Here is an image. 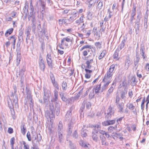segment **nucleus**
Here are the masks:
<instances>
[{
    "label": "nucleus",
    "mask_w": 149,
    "mask_h": 149,
    "mask_svg": "<svg viewBox=\"0 0 149 149\" xmlns=\"http://www.w3.org/2000/svg\"><path fill=\"white\" fill-rule=\"evenodd\" d=\"M130 63V56L129 55L125 60V66L127 65V66H129Z\"/></svg>",
    "instance_id": "obj_31"
},
{
    "label": "nucleus",
    "mask_w": 149,
    "mask_h": 149,
    "mask_svg": "<svg viewBox=\"0 0 149 149\" xmlns=\"http://www.w3.org/2000/svg\"><path fill=\"white\" fill-rule=\"evenodd\" d=\"M57 51L58 54H59L60 55H62L64 53V51L63 50H61L59 49H58Z\"/></svg>",
    "instance_id": "obj_47"
},
{
    "label": "nucleus",
    "mask_w": 149,
    "mask_h": 149,
    "mask_svg": "<svg viewBox=\"0 0 149 149\" xmlns=\"http://www.w3.org/2000/svg\"><path fill=\"white\" fill-rule=\"evenodd\" d=\"M91 30H89L86 34V35L88 37L91 33Z\"/></svg>",
    "instance_id": "obj_49"
},
{
    "label": "nucleus",
    "mask_w": 149,
    "mask_h": 149,
    "mask_svg": "<svg viewBox=\"0 0 149 149\" xmlns=\"http://www.w3.org/2000/svg\"><path fill=\"white\" fill-rule=\"evenodd\" d=\"M39 59L40 61L39 62V63H44V61L43 60L42 57L41 55L40 56H39Z\"/></svg>",
    "instance_id": "obj_45"
},
{
    "label": "nucleus",
    "mask_w": 149,
    "mask_h": 149,
    "mask_svg": "<svg viewBox=\"0 0 149 149\" xmlns=\"http://www.w3.org/2000/svg\"><path fill=\"white\" fill-rule=\"evenodd\" d=\"M46 60L49 67L52 69L53 67V64L51 54H48L47 55Z\"/></svg>",
    "instance_id": "obj_4"
},
{
    "label": "nucleus",
    "mask_w": 149,
    "mask_h": 149,
    "mask_svg": "<svg viewBox=\"0 0 149 149\" xmlns=\"http://www.w3.org/2000/svg\"><path fill=\"white\" fill-rule=\"evenodd\" d=\"M70 10L65 9L62 12V14L63 15H65L67 14L70 11Z\"/></svg>",
    "instance_id": "obj_40"
},
{
    "label": "nucleus",
    "mask_w": 149,
    "mask_h": 149,
    "mask_svg": "<svg viewBox=\"0 0 149 149\" xmlns=\"http://www.w3.org/2000/svg\"><path fill=\"white\" fill-rule=\"evenodd\" d=\"M31 30V27L30 26H28L26 29V34L27 36L30 35V32Z\"/></svg>",
    "instance_id": "obj_36"
},
{
    "label": "nucleus",
    "mask_w": 149,
    "mask_h": 149,
    "mask_svg": "<svg viewBox=\"0 0 149 149\" xmlns=\"http://www.w3.org/2000/svg\"><path fill=\"white\" fill-rule=\"evenodd\" d=\"M86 127L85 125H84L83 126V128H82V132L81 133V136L82 137H86L87 135V133H86L85 132V131H86V129H85L84 128V127Z\"/></svg>",
    "instance_id": "obj_21"
},
{
    "label": "nucleus",
    "mask_w": 149,
    "mask_h": 149,
    "mask_svg": "<svg viewBox=\"0 0 149 149\" xmlns=\"http://www.w3.org/2000/svg\"><path fill=\"white\" fill-rule=\"evenodd\" d=\"M93 127L95 128H101V126L100 125L97 124Z\"/></svg>",
    "instance_id": "obj_57"
},
{
    "label": "nucleus",
    "mask_w": 149,
    "mask_h": 149,
    "mask_svg": "<svg viewBox=\"0 0 149 149\" xmlns=\"http://www.w3.org/2000/svg\"><path fill=\"white\" fill-rule=\"evenodd\" d=\"M60 96H61V98L62 100L64 101H67V99L65 98V97L63 95H62L61 96V95H60Z\"/></svg>",
    "instance_id": "obj_50"
},
{
    "label": "nucleus",
    "mask_w": 149,
    "mask_h": 149,
    "mask_svg": "<svg viewBox=\"0 0 149 149\" xmlns=\"http://www.w3.org/2000/svg\"><path fill=\"white\" fill-rule=\"evenodd\" d=\"M12 13L13 14V15L12 16V17L13 18H14L15 16L16 13L15 12H13Z\"/></svg>",
    "instance_id": "obj_64"
},
{
    "label": "nucleus",
    "mask_w": 149,
    "mask_h": 149,
    "mask_svg": "<svg viewBox=\"0 0 149 149\" xmlns=\"http://www.w3.org/2000/svg\"><path fill=\"white\" fill-rule=\"evenodd\" d=\"M132 130L133 131H135L136 129V127L135 125H132Z\"/></svg>",
    "instance_id": "obj_59"
},
{
    "label": "nucleus",
    "mask_w": 149,
    "mask_h": 149,
    "mask_svg": "<svg viewBox=\"0 0 149 149\" xmlns=\"http://www.w3.org/2000/svg\"><path fill=\"white\" fill-rule=\"evenodd\" d=\"M87 2L88 7L89 8H91L94 6L95 3V2L94 0H88Z\"/></svg>",
    "instance_id": "obj_10"
},
{
    "label": "nucleus",
    "mask_w": 149,
    "mask_h": 149,
    "mask_svg": "<svg viewBox=\"0 0 149 149\" xmlns=\"http://www.w3.org/2000/svg\"><path fill=\"white\" fill-rule=\"evenodd\" d=\"M124 106V104L123 102L120 103L118 104L117 107L118 109V111L119 112L121 113L123 112Z\"/></svg>",
    "instance_id": "obj_9"
},
{
    "label": "nucleus",
    "mask_w": 149,
    "mask_h": 149,
    "mask_svg": "<svg viewBox=\"0 0 149 149\" xmlns=\"http://www.w3.org/2000/svg\"><path fill=\"white\" fill-rule=\"evenodd\" d=\"M50 78L53 86L56 89L58 90L59 87L58 84L55 80V78L53 74L52 73H50Z\"/></svg>",
    "instance_id": "obj_5"
},
{
    "label": "nucleus",
    "mask_w": 149,
    "mask_h": 149,
    "mask_svg": "<svg viewBox=\"0 0 149 149\" xmlns=\"http://www.w3.org/2000/svg\"><path fill=\"white\" fill-rule=\"evenodd\" d=\"M71 60V56H70L69 57L68 59V61H67L68 62V63H69V64H70V63Z\"/></svg>",
    "instance_id": "obj_60"
},
{
    "label": "nucleus",
    "mask_w": 149,
    "mask_h": 149,
    "mask_svg": "<svg viewBox=\"0 0 149 149\" xmlns=\"http://www.w3.org/2000/svg\"><path fill=\"white\" fill-rule=\"evenodd\" d=\"M21 132L24 135H25L26 132V128L24 124H23L21 127Z\"/></svg>",
    "instance_id": "obj_16"
},
{
    "label": "nucleus",
    "mask_w": 149,
    "mask_h": 149,
    "mask_svg": "<svg viewBox=\"0 0 149 149\" xmlns=\"http://www.w3.org/2000/svg\"><path fill=\"white\" fill-rule=\"evenodd\" d=\"M127 92L122 91L120 94L121 98L123 99H125L126 97L125 95L127 94Z\"/></svg>",
    "instance_id": "obj_30"
},
{
    "label": "nucleus",
    "mask_w": 149,
    "mask_h": 149,
    "mask_svg": "<svg viewBox=\"0 0 149 149\" xmlns=\"http://www.w3.org/2000/svg\"><path fill=\"white\" fill-rule=\"evenodd\" d=\"M116 3H114L113 4L112 6V9L113 10L116 7Z\"/></svg>",
    "instance_id": "obj_62"
},
{
    "label": "nucleus",
    "mask_w": 149,
    "mask_h": 149,
    "mask_svg": "<svg viewBox=\"0 0 149 149\" xmlns=\"http://www.w3.org/2000/svg\"><path fill=\"white\" fill-rule=\"evenodd\" d=\"M115 67V65L114 64L111 65L107 71L106 74L105 75L103 78V81H106L107 79H111L112 78L113 74V72L114 71Z\"/></svg>",
    "instance_id": "obj_1"
},
{
    "label": "nucleus",
    "mask_w": 149,
    "mask_h": 149,
    "mask_svg": "<svg viewBox=\"0 0 149 149\" xmlns=\"http://www.w3.org/2000/svg\"><path fill=\"white\" fill-rule=\"evenodd\" d=\"M84 18V15H82L79 19L76 21V23L78 24H80V23L83 22Z\"/></svg>",
    "instance_id": "obj_18"
},
{
    "label": "nucleus",
    "mask_w": 149,
    "mask_h": 149,
    "mask_svg": "<svg viewBox=\"0 0 149 149\" xmlns=\"http://www.w3.org/2000/svg\"><path fill=\"white\" fill-rule=\"evenodd\" d=\"M68 19H66L62 18L58 20V22L59 24H65L67 22Z\"/></svg>",
    "instance_id": "obj_20"
},
{
    "label": "nucleus",
    "mask_w": 149,
    "mask_h": 149,
    "mask_svg": "<svg viewBox=\"0 0 149 149\" xmlns=\"http://www.w3.org/2000/svg\"><path fill=\"white\" fill-rule=\"evenodd\" d=\"M128 95L129 97L131 98L132 97L133 95V93L132 91H130L128 92Z\"/></svg>",
    "instance_id": "obj_52"
},
{
    "label": "nucleus",
    "mask_w": 149,
    "mask_h": 149,
    "mask_svg": "<svg viewBox=\"0 0 149 149\" xmlns=\"http://www.w3.org/2000/svg\"><path fill=\"white\" fill-rule=\"evenodd\" d=\"M112 136V138L114 139H116L118 138L121 140L123 139V137L122 136L120 133H118L116 132L113 133Z\"/></svg>",
    "instance_id": "obj_7"
},
{
    "label": "nucleus",
    "mask_w": 149,
    "mask_h": 149,
    "mask_svg": "<svg viewBox=\"0 0 149 149\" xmlns=\"http://www.w3.org/2000/svg\"><path fill=\"white\" fill-rule=\"evenodd\" d=\"M93 63V60L92 58L88 59L86 61L85 64H82L81 68L83 69L84 68L91 69L93 67L92 65Z\"/></svg>",
    "instance_id": "obj_2"
},
{
    "label": "nucleus",
    "mask_w": 149,
    "mask_h": 149,
    "mask_svg": "<svg viewBox=\"0 0 149 149\" xmlns=\"http://www.w3.org/2000/svg\"><path fill=\"white\" fill-rule=\"evenodd\" d=\"M67 85L66 82L63 81L62 84V88L63 90H65L67 87Z\"/></svg>",
    "instance_id": "obj_38"
},
{
    "label": "nucleus",
    "mask_w": 149,
    "mask_h": 149,
    "mask_svg": "<svg viewBox=\"0 0 149 149\" xmlns=\"http://www.w3.org/2000/svg\"><path fill=\"white\" fill-rule=\"evenodd\" d=\"M90 51L89 50H84L83 51H82V53L83 55L84 56H86L88 54V52H89Z\"/></svg>",
    "instance_id": "obj_33"
},
{
    "label": "nucleus",
    "mask_w": 149,
    "mask_h": 149,
    "mask_svg": "<svg viewBox=\"0 0 149 149\" xmlns=\"http://www.w3.org/2000/svg\"><path fill=\"white\" fill-rule=\"evenodd\" d=\"M109 125H113L115 123L116 119H115L114 120H109Z\"/></svg>",
    "instance_id": "obj_39"
},
{
    "label": "nucleus",
    "mask_w": 149,
    "mask_h": 149,
    "mask_svg": "<svg viewBox=\"0 0 149 149\" xmlns=\"http://www.w3.org/2000/svg\"><path fill=\"white\" fill-rule=\"evenodd\" d=\"M54 96L55 99L57 100L58 99V92L56 91H55L54 92Z\"/></svg>",
    "instance_id": "obj_46"
},
{
    "label": "nucleus",
    "mask_w": 149,
    "mask_h": 149,
    "mask_svg": "<svg viewBox=\"0 0 149 149\" xmlns=\"http://www.w3.org/2000/svg\"><path fill=\"white\" fill-rule=\"evenodd\" d=\"M136 75L139 78H141L142 77V75L141 74H139L138 70L136 72Z\"/></svg>",
    "instance_id": "obj_55"
},
{
    "label": "nucleus",
    "mask_w": 149,
    "mask_h": 149,
    "mask_svg": "<svg viewBox=\"0 0 149 149\" xmlns=\"http://www.w3.org/2000/svg\"><path fill=\"white\" fill-rule=\"evenodd\" d=\"M126 84V80H124L123 82V86H125Z\"/></svg>",
    "instance_id": "obj_63"
},
{
    "label": "nucleus",
    "mask_w": 149,
    "mask_h": 149,
    "mask_svg": "<svg viewBox=\"0 0 149 149\" xmlns=\"http://www.w3.org/2000/svg\"><path fill=\"white\" fill-rule=\"evenodd\" d=\"M123 118V117H121L117 119V122H118L121 121Z\"/></svg>",
    "instance_id": "obj_58"
},
{
    "label": "nucleus",
    "mask_w": 149,
    "mask_h": 149,
    "mask_svg": "<svg viewBox=\"0 0 149 149\" xmlns=\"http://www.w3.org/2000/svg\"><path fill=\"white\" fill-rule=\"evenodd\" d=\"M100 138L102 140V145H104L107 146L108 145V143L105 142L106 140V138L104 136L101 137V136H100Z\"/></svg>",
    "instance_id": "obj_24"
},
{
    "label": "nucleus",
    "mask_w": 149,
    "mask_h": 149,
    "mask_svg": "<svg viewBox=\"0 0 149 149\" xmlns=\"http://www.w3.org/2000/svg\"><path fill=\"white\" fill-rule=\"evenodd\" d=\"M110 79H107V80L106 81H103V79L102 80V82H104L105 83L103 85V88L104 89H106L107 88L110 82Z\"/></svg>",
    "instance_id": "obj_13"
},
{
    "label": "nucleus",
    "mask_w": 149,
    "mask_h": 149,
    "mask_svg": "<svg viewBox=\"0 0 149 149\" xmlns=\"http://www.w3.org/2000/svg\"><path fill=\"white\" fill-rule=\"evenodd\" d=\"M73 135L76 138L78 137V135L77 134V131H75L74 132Z\"/></svg>",
    "instance_id": "obj_56"
},
{
    "label": "nucleus",
    "mask_w": 149,
    "mask_h": 149,
    "mask_svg": "<svg viewBox=\"0 0 149 149\" xmlns=\"http://www.w3.org/2000/svg\"><path fill=\"white\" fill-rule=\"evenodd\" d=\"M79 144L81 146L83 147L84 148H88V145L86 144L83 140L80 141Z\"/></svg>",
    "instance_id": "obj_26"
},
{
    "label": "nucleus",
    "mask_w": 149,
    "mask_h": 149,
    "mask_svg": "<svg viewBox=\"0 0 149 149\" xmlns=\"http://www.w3.org/2000/svg\"><path fill=\"white\" fill-rule=\"evenodd\" d=\"M40 68L41 70L44 71L45 68V64L44 63H39Z\"/></svg>",
    "instance_id": "obj_27"
},
{
    "label": "nucleus",
    "mask_w": 149,
    "mask_h": 149,
    "mask_svg": "<svg viewBox=\"0 0 149 149\" xmlns=\"http://www.w3.org/2000/svg\"><path fill=\"white\" fill-rule=\"evenodd\" d=\"M95 46L97 49H100L102 47L101 43L100 42H96L95 44Z\"/></svg>",
    "instance_id": "obj_29"
},
{
    "label": "nucleus",
    "mask_w": 149,
    "mask_h": 149,
    "mask_svg": "<svg viewBox=\"0 0 149 149\" xmlns=\"http://www.w3.org/2000/svg\"><path fill=\"white\" fill-rule=\"evenodd\" d=\"M115 130V127L113 126H109L108 128V131L109 133H112Z\"/></svg>",
    "instance_id": "obj_32"
},
{
    "label": "nucleus",
    "mask_w": 149,
    "mask_h": 149,
    "mask_svg": "<svg viewBox=\"0 0 149 149\" xmlns=\"http://www.w3.org/2000/svg\"><path fill=\"white\" fill-rule=\"evenodd\" d=\"M99 132L100 134L103 135H105L106 136H107V133L105 131L103 130H100Z\"/></svg>",
    "instance_id": "obj_41"
},
{
    "label": "nucleus",
    "mask_w": 149,
    "mask_h": 149,
    "mask_svg": "<svg viewBox=\"0 0 149 149\" xmlns=\"http://www.w3.org/2000/svg\"><path fill=\"white\" fill-rule=\"evenodd\" d=\"M13 29L11 28L8 29L5 33V36L7 37L9 35H10L13 32Z\"/></svg>",
    "instance_id": "obj_15"
},
{
    "label": "nucleus",
    "mask_w": 149,
    "mask_h": 149,
    "mask_svg": "<svg viewBox=\"0 0 149 149\" xmlns=\"http://www.w3.org/2000/svg\"><path fill=\"white\" fill-rule=\"evenodd\" d=\"M108 110H109V112L108 113V115L111 116L114 114V111L113 110V108L111 106L109 107Z\"/></svg>",
    "instance_id": "obj_25"
},
{
    "label": "nucleus",
    "mask_w": 149,
    "mask_h": 149,
    "mask_svg": "<svg viewBox=\"0 0 149 149\" xmlns=\"http://www.w3.org/2000/svg\"><path fill=\"white\" fill-rule=\"evenodd\" d=\"M120 100V98L118 96H116V102L118 103V102Z\"/></svg>",
    "instance_id": "obj_53"
},
{
    "label": "nucleus",
    "mask_w": 149,
    "mask_h": 149,
    "mask_svg": "<svg viewBox=\"0 0 149 149\" xmlns=\"http://www.w3.org/2000/svg\"><path fill=\"white\" fill-rule=\"evenodd\" d=\"M15 138L14 137L11 138L10 140V144L11 146V147L13 148L14 145L15 143Z\"/></svg>",
    "instance_id": "obj_28"
},
{
    "label": "nucleus",
    "mask_w": 149,
    "mask_h": 149,
    "mask_svg": "<svg viewBox=\"0 0 149 149\" xmlns=\"http://www.w3.org/2000/svg\"><path fill=\"white\" fill-rule=\"evenodd\" d=\"M10 42L9 41L6 42L5 43V45L6 46V47L8 48L10 46Z\"/></svg>",
    "instance_id": "obj_48"
},
{
    "label": "nucleus",
    "mask_w": 149,
    "mask_h": 149,
    "mask_svg": "<svg viewBox=\"0 0 149 149\" xmlns=\"http://www.w3.org/2000/svg\"><path fill=\"white\" fill-rule=\"evenodd\" d=\"M101 84H100L96 86L95 87L93 88L94 91L96 93H99L101 89Z\"/></svg>",
    "instance_id": "obj_14"
},
{
    "label": "nucleus",
    "mask_w": 149,
    "mask_h": 149,
    "mask_svg": "<svg viewBox=\"0 0 149 149\" xmlns=\"http://www.w3.org/2000/svg\"><path fill=\"white\" fill-rule=\"evenodd\" d=\"M102 125L103 126H106L109 125V120H106L102 122Z\"/></svg>",
    "instance_id": "obj_35"
},
{
    "label": "nucleus",
    "mask_w": 149,
    "mask_h": 149,
    "mask_svg": "<svg viewBox=\"0 0 149 149\" xmlns=\"http://www.w3.org/2000/svg\"><path fill=\"white\" fill-rule=\"evenodd\" d=\"M97 133L98 131L95 129H94V131L92 132V137L93 140L96 141H97L98 139V136L97 135Z\"/></svg>",
    "instance_id": "obj_8"
},
{
    "label": "nucleus",
    "mask_w": 149,
    "mask_h": 149,
    "mask_svg": "<svg viewBox=\"0 0 149 149\" xmlns=\"http://www.w3.org/2000/svg\"><path fill=\"white\" fill-rule=\"evenodd\" d=\"M8 132L9 134H11L13 132V130L12 128L10 127L8 128Z\"/></svg>",
    "instance_id": "obj_42"
},
{
    "label": "nucleus",
    "mask_w": 149,
    "mask_h": 149,
    "mask_svg": "<svg viewBox=\"0 0 149 149\" xmlns=\"http://www.w3.org/2000/svg\"><path fill=\"white\" fill-rule=\"evenodd\" d=\"M26 137L29 141H31V138L30 133L29 131L27 133Z\"/></svg>",
    "instance_id": "obj_34"
},
{
    "label": "nucleus",
    "mask_w": 149,
    "mask_h": 149,
    "mask_svg": "<svg viewBox=\"0 0 149 149\" xmlns=\"http://www.w3.org/2000/svg\"><path fill=\"white\" fill-rule=\"evenodd\" d=\"M11 39H12V41H13V42H11V43H12L13 46L15 47L16 40V38L15 36L14 35L11 36L8 38V40H10Z\"/></svg>",
    "instance_id": "obj_12"
},
{
    "label": "nucleus",
    "mask_w": 149,
    "mask_h": 149,
    "mask_svg": "<svg viewBox=\"0 0 149 149\" xmlns=\"http://www.w3.org/2000/svg\"><path fill=\"white\" fill-rule=\"evenodd\" d=\"M14 102H15V105L16 107L17 108H18L19 107V105L18 103V102L17 100H15Z\"/></svg>",
    "instance_id": "obj_54"
},
{
    "label": "nucleus",
    "mask_w": 149,
    "mask_h": 149,
    "mask_svg": "<svg viewBox=\"0 0 149 149\" xmlns=\"http://www.w3.org/2000/svg\"><path fill=\"white\" fill-rule=\"evenodd\" d=\"M85 71V77L86 79H89L92 75L93 70L92 69L84 68Z\"/></svg>",
    "instance_id": "obj_6"
},
{
    "label": "nucleus",
    "mask_w": 149,
    "mask_h": 149,
    "mask_svg": "<svg viewBox=\"0 0 149 149\" xmlns=\"http://www.w3.org/2000/svg\"><path fill=\"white\" fill-rule=\"evenodd\" d=\"M113 58L116 61H118L119 60V58L118 57V52L115 51L113 55Z\"/></svg>",
    "instance_id": "obj_22"
},
{
    "label": "nucleus",
    "mask_w": 149,
    "mask_h": 149,
    "mask_svg": "<svg viewBox=\"0 0 149 149\" xmlns=\"http://www.w3.org/2000/svg\"><path fill=\"white\" fill-rule=\"evenodd\" d=\"M106 52V50L105 49L103 50L100 55L98 57V59L99 60H100L102 59L103 57H104V56L105 55Z\"/></svg>",
    "instance_id": "obj_17"
},
{
    "label": "nucleus",
    "mask_w": 149,
    "mask_h": 149,
    "mask_svg": "<svg viewBox=\"0 0 149 149\" xmlns=\"http://www.w3.org/2000/svg\"><path fill=\"white\" fill-rule=\"evenodd\" d=\"M126 106L129 109L131 110H133L135 108V106L132 103H130L127 104Z\"/></svg>",
    "instance_id": "obj_23"
},
{
    "label": "nucleus",
    "mask_w": 149,
    "mask_h": 149,
    "mask_svg": "<svg viewBox=\"0 0 149 149\" xmlns=\"http://www.w3.org/2000/svg\"><path fill=\"white\" fill-rule=\"evenodd\" d=\"M70 15H71L72 16V17H70V19H71L72 17H76V14L77 13V11L76 10L74 9H73L72 10H70Z\"/></svg>",
    "instance_id": "obj_11"
},
{
    "label": "nucleus",
    "mask_w": 149,
    "mask_h": 149,
    "mask_svg": "<svg viewBox=\"0 0 149 149\" xmlns=\"http://www.w3.org/2000/svg\"><path fill=\"white\" fill-rule=\"evenodd\" d=\"M100 5V8H101L102 6V2L100 1L99 3L98 4V6Z\"/></svg>",
    "instance_id": "obj_61"
},
{
    "label": "nucleus",
    "mask_w": 149,
    "mask_h": 149,
    "mask_svg": "<svg viewBox=\"0 0 149 149\" xmlns=\"http://www.w3.org/2000/svg\"><path fill=\"white\" fill-rule=\"evenodd\" d=\"M145 102V97H144L142 101V103H141V106L142 109L144 107Z\"/></svg>",
    "instance_id": "obj_44"
},
{
    "label": "nucleus",
    "mask_w": 149,
    "mask_h": 149,
    "mask_svg": "<svg viewBox=\"0 0 149 149\" xmlns=\"http://www.w3.org/2000/svg\"><path fill=\"white\" fill-rule=\"evenodd\" d=\"M113 87L111 86L109 89L108 91L109 93H111L113 92Z\"/></svg>",
    "instance_id": "obj_51"
},
{
    "label": "nucleus",
    "mask_w": 149,
    "mask_h": 149,
    "mask_svg": "<svg viewBox=\"0 0 149 149\" xmlns=\"http://www.w3.org/2000/svg\"><path fill=\"white\" fill-rule=\"evenodd\" d=\"M23 144L24 145V149H29V145L27 144H26V143L24 141L23 142Z\"/></svg>",
    "instance_id": "obj_37"
},
{
    "label": "nucleus",
    "mask_w": 149,
    "mask_h": 149,
    "mask_svg": "<svg viewBox=\"0 0 149 149\" xmlns=\"http://www.w3.org/2000/svg\"><path fill=\"white\" fill-rule=\"evenodd\" d=\"M146 70L148 72L147 74L149 73V64L147 63L146 64L145 66Z\"/></svg>",
    "instance_id": "obj_43"
},
{
    "label": "nucleus",
    "mask_w": 149,
    "mask_h": 149,
    "mask_svg": "<svg viewBox=\"0 0 149 149\" xmlns=\"http://www.w3.org/2000/svg\"><path fill=\"white\" fill-rule=\"evenodd\" d=\"M65 41L68 42H70L72 43L74 42V39L73 38L69 36L64 38L61 40V44L62 45H65L66 46H68V44H66L65 42Z\"/></svg>",
    "instance_id": "obj_3"
},
{
    "label": "nucleus",
    "mask_w": 149,
    "mask_h": 149,
    "mask_svg": "<svg viewBox=\"0 0 149 149\" xmlns=\"http://www.w3.org/2000/svg\"><path fill=\"white\" fill-rule=\"evenodd\" d=\"M92 47L91 45H86L83 46L79 49L80 52H82L83 50L85 49H91Z\"/></svg>",
    "instance_id": "obj_19"
}]
</instances>
